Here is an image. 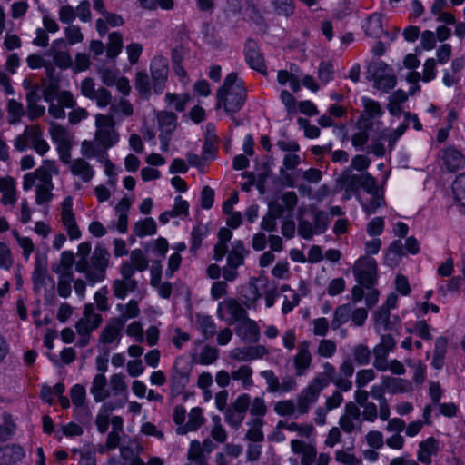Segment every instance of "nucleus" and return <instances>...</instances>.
Masks as SVG:
<instances>
[{
  "mask_svg": "<svg viewBox=\"0 0 465 465\" xmlns=\"http://www.w3.org/2000/svg\"><path fill=\"white\" fill-rule=\"evenodd\" d=\"M323 371L319 372L313 380H320L322 387L326 388L330 382H332L338 390L342 391H349L352 388V381L351 380L342 378L338 375L335 367L330 362H324L322 365Z\"/></svg>",
  "mask_w": 465,
  "mask_h": 465,
  "instance_id": "obj_11",
  "label": "nucleus"
},
{
  "mask_svg": "<svg viewBox=\"0 0 465 465\" xmlns=\"http://www.w3.org/2000/svg\"><path fill=\"white\" fill-rule=\"evenodd\" d=\"M136 288L137 282L128 280H115L112 287L114 295L122 300L126 297L128 292H134Z\"/></svg>",
  "mask_w": 465,
  "mask_h": 465,
  "instance_id": "obj_34",
  "label": "nucleus"
},
{
  "mask_svg": "<svg viewBox=\"0 0 465 465\" xmlns=\"http://www.w3.org/2000/svg\"><path fill=\"white\" fill-rule=\"evenodd\" d=\"M244 55L247 64L251 68L263 72L265 70V64L262 55L260 53L258 45L255 41L248 39L244 46Z\"/></svg>",
  "mask_w": 465,
  "mask_h": 465,
  "instance_id": "obj_20",
  "label": "nucleus"
},
{
  "mask_svg": "<svg viewBox=\"0 0 465 465\" xmlns=\"http://www.w3.org/2000/svg\"><path fill=\"white\" fill-rule=\"evenodd\" d=\"M337 351L336 342L332 340H321L317 347V354L323 358H331Z\"/></svg>",
  "mask_w": 465,
  "mask_h": 465,
  "instance_id": "obj_50",
  "label": "nucleus"
},
{
  "mask_svg": "<svg viewBox=\"0 0 465 465\" xmlns=\"http://www.w3.org/2000/svg\"><path fill=\"white\" fill-rule=\"evenodd\" d=\"M123 37L119 32H113L109 35L106 54L109 58H115L122 51Z\"/></svg>",
  "mask_w": 465,
  "mask_h": 465,
  "instance_id": "obj_39",
  "label": "nucleus"
},
{
  "mask_svg": "<svg viewBox=\"0 0 465 465\" xmlns=\"http://www.w3.org/2000/svg\"><path fill=\"white\" fill-rule=\"evenodd\" d=\"M116 309L120 312L121 314L114 319L121 320L124 326L129 319L136 318L140 314L138 302L135 300H130L126 304L119 303L117 304Z\"/></svg>",
  "mask_w": 465,
  "mask_h": 465,
  "instance_id": "obj_27",
  "label": "nucleus"
},
{
  "mask_svg": "<svg viewBox=\"0 0 465 465\" xmlns=\"http://www.w3.org/2000/svg\"><path fill=\"white\" fill-rule=\"evenodd\" d=\"M406 363L409 367H411L414 369L413 373V381L417 384H421L426 378V366L420 361H413L411 360H407Z\"/></svg>",
  "mask_w": 465,
  "mask_h": 465,
  "instance_id": "obj_55",
  "label": "nucleus"
},
{
  "mask_svg": "<svg viewBox=\"0 0 465 465\" xmlns=\"http://www.w3.org/2000/svg\"><path fill=\"white\" fill-rule=\"evenodd\" d=\"M151 74L154 92L161 94L164 89L168 76L167 60L163 56L153 57L151 61Z\"/></svg>",
  "mask_w": 465,
  "mask_h": 465,
  "instance_id": "obj_15",
  "label": "nucleus"
},
{
  "mask_svg": "<svg viewBox=\"0 0 465 465\" xmlns=\"http://www.w3.org/2000/svg\"><path fill=\"white\" fill-rule=\"evenodd\" d=\"M442 161L449 172H456L465 165V157L454 147L442 151Z\"/></svg>",
  "mask_w": 465,
  "mask_h": 465,
  "instance_id": "obj_22",
  "label": "nucleus"
},
{
  "mask_svg": "<svg viewBox=\"0 0 465 465\" xmlns=\"http://www.w3.org/2000/svg\"><path fill=\"white\" fill-rule=\"evenodd\" d=\"M121 320H115L112 318L108 321L105 327L101 332L100 342L104 344H110L114 341L119 343L121 339V332L124 329Z\"/></svg>",
  "mask_w": 465,
  "mask_h": 465,
  "instance_id": "obj_21",
  "label": "nucleus"
},
{
  "mask_svg": "<svg viewBox=\"0 0 465 465\" xmlns=\"http://www.w3.org/2000/svg\"><path fill=\"white\" fill-rule=\"evenodd\" d=\"M235 333L243 343L256 344L261 338V330L258 323L247 317L235 327Z\"/></svg>",
  "mask_w": 465,
  "mask_h": 465,
  "instance_id": "obj_17",
  "label": "nucleus"
},
{
  "mask_svg": "<svg viewBox=\"0 0 465 465\" xmlns=\"http://www.w3.org/2000/svg\"><path fill=\"white\" fill-rule=\"evenodd\" d=\"M81 153L88 158H102L106 154V150L98 143L84 140L81 143Z\"/></svg>",
  "mask_w": 465,
  "mask_h": 465,
  "instance_id": "obj_32",
  "label": "nucleus"
},
{
  "mask_svg": "<svg viewBox=\"0 0 465 465\" xmlns=\"http://www.w3.org/2000/svg\"><path fill=\"white\" fill-rule=\"evenodd\" d=\"M395 345V340L391 335L387 334L381 336V342L373 349V366L376 370L380 371H386L388 370L387 358L390 351L394 349Z\"/></svg>",
  "mask_w": 465,
  "mask_h": 465,
  "instance_id": "obj_13",
  "label": "nucleus"
},
{
  "mask_svg": "<svg viewBox=\"0 0 465 465\" xmlns=\"http://www.w3.org/2000/svg\"><path fill=\"white\" fill-rule=\"evenodd\" d=\"M14 146L19 152H25L28 148H32L42 156L50 149L44 138V131L39 124L25 126L23 134L15 139Z\"/></svg>",
  "mask_w": 465,
  "mask_h": 465,
  "instance_id": "obj_5",
  "label": "nucleus"
},
{
  "mask_svg": "<svg viewBox=\"0 0 465 465\" xmlns=\"http://www.w3.org/2000/svg\"><path fill=\"white\" fill-rule=\"evenodd\" d=\"M94 142L106 151L119 141V133L115 129V122L112 114H97L95 115Z\"/></svg>",
  "mask_w": 465,
  "mask_h": 465,
  "instance_id": "obj_6",
  "label": "nucleus"
},
{
  "mask_svg": "<svg viewBox=\"0 0 465 465\" xmlns=\"http://www.w3.org/2000/svg\"><path fill=\"white\" fill-rule=\"evenodd\" d=\"M110 253L103 246L94 248L90 261L78 260L75 270L84 273L89 284H95L105 279L106 270L109 265Z\"/></svg>",
  "mask_w": 465,
  "mask_h": 465,
  "instance_id": "obj_3",
  "label": "nucleus"
},
{
  "mask_svg": "<svg viewBox=\"0 0 465 465\" xmlns=\"http://www.w3.org/2000/svg\"><path fill=\"white\" fill-rule=\"evenodd\" d=\"M311 342L302 341L298 344L297 352L293 357L296 376H304L312 366V356L310 351Z\"/></svg>",
  "mask_w": 465,
  "mask_h": 465,
  "instance_id": "obj_16",
  "label": "nucleus"
},
{
  "mask_svg": "<svg viewBox=\"0 0 465 465\" xmlns=\"http://www.w3.org/2000/svg\"><path fill=\"white\" fill-rule=\"evenodd\" d=\"M160 130L159 139L162 151H167L173 131L177 126V115L174 113L161 111L156 116Z\"/></svg>",
  "mask_w": 465,
  "mask_h": 465,
  "instance_id": "obj_10",
  "label": "nucleus"
},
{
  "mask_svg": "<svg viewBox=\"0 0 465 465\" xmlns=\"http://www.w3.org/2000/svg\"><path fill=\"white\" fill-rule=\"evenodd\" d=\"M165 102L169 105H173V108L178 112H183L185 110V106L190 99L188 94H173V93H167L165 94Z\"/></svg>",
  "mask_w": 465,
  "mask_h": 465,
  "instance_id": "obj_43",
  "label": "nucleus"
},
{
  "mask_svg": "<svg viewBox=\"0 0 465 465\" xmlns=\"http://www.w3.org/2000/svg\"><path fill=\"white\" fill-rule=\"evenodd\" d=\"M90 393L96 402H101L110 396V389L107 386V379L104 374L98 373L94 376L90 388Z\"/></svg>",
  "mask_w": 465,
  "mask_h": 465,
  "instance_id": "obj_24",
  "label": "nucleus"
},
{
  "mask_svg": "<svg viewBox=\"0 0 465 465\" xmlns=\"http://www.w3.org/2000/svg\"><path fill=\"white\" fill-rule=\"evenodd\" d=\"M351 304H342L338 306L333 312L331 327L332 330H338L342 324L351 319Z\"/></svg>",
  "mask_w": 465,
  "mask_h": 465,
  "instance_id": "obj_31",
  "label": "nucleus"
},
{
  "mask_svg": "<svg viewBox=\"0 0 465 465\" xmlns=\"http://www.w3.org/2000/svg\"><path fill=\"white\" fill-rule=\"evenodd\" d=\"M134 232L138 237L153 235L156 232V223L153 218H145L134 224Z\"/></svg>",
  "mask_w": 465,
  "mask_h": 465,
  "instance_id": "obj_37",
  "label": "nucleus"
},
{
  "mask_svg": "<svg viewBox=\"0 0 465 465\" xmlns=\"http://www.w3.org/2000/svg\"><path fill=\"white\" fill-rule=\"evenodd\" d=\"M361 104L364 107V112L368 114L369 117L376 118L383 114V110L377 101L368 97H362Z\"/></svg>",
  "mask_w": 465,
  "mask_h": 465,
  "instance_id": "obj_49",
  "label": "nucleus"
},
{
  "mask_svg": "<svg viewBox=\"0 0 465 465\" xmlns=\"http://www.w3.org/2000/svg\"><path fill=\"white\" fill-rule=\"evenodd\" d=\"M269 353L263 345L234 348L230 352V357L238 361H251L263 358Z\"/></svg>",
  "mask_w": 465,
  "mask_h": 465,
  "instance_id": "obj_18",
  "label": "nucleus"
},
{
  "mask_svg": "<svg viewBox=\"0 0 465 465\" xmlns=\"http://www.w3.org/2000/svg\"><path fill=\"white\" fill-rule=\"evenodd\" d=\"M225 313L230 316V323L241 322L248 317L247 311L234 298H228L218 304L217 315L220 319H225Z\"/></svg>",
  "mask_w": 465,
  "mask_h": 465,
  "instance_id": "obj_12",
  "label": "nucleus"
},
{
  "mask_svg": "<svg viewBox=\"0 0 465 465\" xmlns=\"http://www.w3.org/2000/svg\"><path fill=\"white\" fill-rule=\"evenodd\" d=\"M376 181V178L368 172L357 174L351 169H345L337 179V184L344 191L343 197L349 200L352 195H358L361 189L367 193H374Z\"/></svg>",
  "mask_w": 465,
  "mask_h": 465,
  "instance_id": "obj_4",
  "label": "nucleus"
},
{
  "mask_svg": "<svg viewBox=\"0 0 465 465\" xmlns=\"http://www.w3.org/2000/svg\"><path fill=\"white\" fill-rule=\"evenodd\" d=\"M15 430V424L9 414H4V423L0 425V440L5 441L10 439Z\"/></svg>",
  "mask_w": 465,
  "mask_h": 465,
  "instance_id": "obj_54",
  "label": "nucleus"
},
{
  "mask_svg": "<svg viewBox=\"0 0 465 465\" xmlns=\"http://www.w3.org/2000/svg\"><path fill=\"white\" fill-rule=\"evenodd\" d=\"M197 322L205 339L212 338L216 332V324L211 316L197 314Z\"/></svg>",
  "mask_w": 465,
  "mask_h": 465,
  "instance_id": "obj_38",
  "label": "nucleus"
},
{
  "mask_svg": "<svg viewBox=\"0 0 465 465\" xmlns=\"http://www.w3.org/2000/svg\"><path fill=\"white\" fill-rule=\"evenodd\" d=\"M371 70L375 79V86L378 89L388 92L395 86L396 78L393 71L384 62L374 63L371 66Z\"/></svg>",
  "mask_w": 465,
  "mask_h": 465,
  "instance_id": "obj_14",
  "label": "nucleus"
},
{
  "mask_svg": "<svg viewBox=\"0 0 465 465\" xmlns=\"http://www.w3.org/2000/svg\"><path fill=\"white\" fill-rule=\"evenodd\" d=\"M113 409H103L95 419V424L100 433H105L111 422V411Z\"/></svg>",
  "mask_w": 465,
  "mask_h": 465,
  "instance_id": "obj_59",
  "label": "nucleus"
},
{
  "mask_svg": "<svg viewBox=\"0 0 465 465\" xmlns=\"http://www.w3.org/2000/svg\"><path fill=\"white\" fill-rule=\"evenodd\" d=\"M53 59L55 65L61 69H68L73 65L72 57L66 51H55Z\"/></svg>",
  "mask_w": 465,
  "mask_h": 465,
  "instance_id": "obj_64",
  "label": "nucleus"
},
{
  "mask_svg": "<svg viewBox=\"0 0 465 465\" xmlns=\"http://www.w3.org/2000/svg\"><path fill=\"white\" fill-rule=\"evenodd\" d=\"M64 35L70 45L83 42L84 35L78 25H70L64 29Z\"/></svg>",
  "mask_w": 465,
  "mask_h": 465,
  "instance_id": "obj_61",
  "label": "nucleus"
},
{
  "mask_svg": "<svg viewBox=\"0 0 465 465\" xmlns=\"http://www.w3.org/2000/svg\"><path fill=\"white\" fill-rule=\"evenodd\" d=\"M172 387L174 390H182L188 382V375L183 371L177 370V362L173 366V373L171 377Z\"/></svg>",
  "mask_w": 465,
  "mask_h": 465,
  "instance_id": "obj_56",
  "label": "nucleus"
},
{
  "mask_svg": "<svg viewBox=\"0 0 465 465\" xmlns=\"http://www.w3.org/2000/svg\"><path fill=\"white\" fill-rule=\"evenodd\" d=\"M381 381L386 391L391 393L407 392L412 388L409 381L401 378L382 376Z\"/></svg>",
  "mask_w": 465,
  "mask_h": 465,
  "instance_id": "obj_26",
  "label": "nucleus"
},
{
  "mask_svg": "<svg viewBox=\"0 0 465 465\" xmlns=\"http://www.w3.org/2000/svg\"><path fill=\"white\" fill-rule=\"evenodd\" d=\"M371 199L365 203H361L362 209L367 214H372L376 213L377 209L380 208L383 203V197L379 193L378 183L376 182L375 193H369Z\"/></svg>",
  "mask_w": 465,
  "mask_h": 465,
  "instance_id": "obj_47",
  "label": "nucleus"
},
{
  "mask_svg": "<svg viewBox=\"0 0 465 465\" xmlns=\"http://www.w3.org/2000/svg\"><path fill=\"white\" fill-rule=\"evenodd\" d=\"M252 369L247 365H242L238 370L231 372L232 379L235 381H241L243 388H249L252 385L253 381L252 379Z\"/></svg>",
  "mask_w": 465,
  "mask_h": 465,
  "instance_id": "obj_40",
  "label": "nucleus"
},
{
  "mask_svg": "<svg viewBox=\"0 0 465 465\" xmlns=\"http://www.w3.org/2000/svg\"><path fill=\"white\" fill-rule=\"evenodd\" d=\"M135 88L143 95H149L151 92L150 79L145 71H139L135 75Z\"/></svg>",
  "mask_w": 465,
  "mask_h": 465,
  "instance_id": "obj_51",
  "label": "nucleus"
},
{
  "mask_svg": "<svg viewBox=\"0 0 465 465\" xmlns=\"http://www.w3.org/2000/svg\"><path fill=\"white\" fill-rule=\"evenodd\" d=\"M13 235L16 240L19 247L23 250V256L28 260L35 250V244L31 238L21 236L16 231H13Z\"/></svg>",
  "mask_w": 465,
  "mask_h": 465,
  "instance_id": "obj_52",
  "label": "nucleus"
},
{
  "mask_svg": "<svg viewBox=\"0 0 465 465\" xmlns=\"http://www.w3.org/2000/svg\"><path fill=\"white\" fill-rule=\"evenodd\" d=\"M377 271L376 261L369 256L360 258L353 269L356 281L366 289H371L376 284Z\"/></svg>",
  "mask_w": 465,
  "mask_h": 465,
  "instance_id": "obj_7",
  "label": "nucleus"
},
{
  "mask_svg": "<svg viewBox=\"0 0 465 465\" xmlns=\"http://www.w3.org/2000/svg\"><path fill=\"white\" fill-rule=\"evenodd\" d=\"M272 5L278 15L288 17L294 12L292 0H272Z\"/></svg>",
  "mask_w": 465,
  "mask_h": 465,
  "instance_id": "obj_48",
  "label": "nucleus"
},
{
  "mask_svg": "<svg viewBox=\"0 0 465 465\" xmlns=\"http://www.w3.org/2000/svg\"><path fill=\"white\" fill-rule=\"evenodd\" d=\"M131 264L140 272H143L148 268V260L144 256L141 249L132 251L130 255Z\"/></svg>",
  "mask_w": 465,
  "mask_h": 465,
  "instance_id": "obj_53",
  "label": "nucleus"
},
{
  "mask_svg": "<svg viewBox=\"0 0 465 465\" xmlns=\"http://www.w3.org/2000/svg\"><path fill=\"white\" fill-rule=\"evenodd\" d=\"M14 264L12 252L8 245L5 242H0V269L10 270Z\"/></svg>",
  "mask_w": 465,
  "mask_h": 465,
  "instance_id": "obj_57",
  "label": "nucleus"
},
{
  "mask_svg": "<svg viewBox=\"0 0 465 465\" xmlns=\"http://www.w3.org/2000/svg\"><path fill=\"white\" fill-rule=\"evenodd\" d=\"M173 420L178 425L176 432L184 435L200 428L203 424L204 418L202 414V409H191L187 415L185 409H175Z\"/></svg>",
  "mask_w": 465,
  "mask_h": 465,
  "instance_id": "obj_9",
  "label": "nucleus"
},
{
  "mask_svg": "<svg viewBox=\"0 0 465 465\" xmlns=\"http://www.w3.org/2000/svg\"><path fill=\"white\" fill-rule=\"evenodd\" d=\"M452 191L456 199L465 205V173L456 177L452 184Z\"/></svg>",
  "mask_w": 465,
  "mask_h": 465,
  "instance_id": "obj_58",
  "label": "nucleus"
},
{
  "mask_svg": "<svg viewBox=\"0 0 465 465\" xmlns=\"http://www.w3.org/2000/svg\"><path fill=\"white\" fill-rule=\"evenodd\" d=\"M408 126H409V122L404 121L397 129H395L391 132L387 133V130H384L381 134V138L383 140H387L389 142L390 149L392 150L395 143L405 133Z\"/></svg>",
  "mask_w": 465,
  "mask_h": 465,
  "instance_id": "obj_45",
  "label": "nucleus"
},
{
  "mask_svg": "<svg viewBox=\"0 0 465 465\" xmlns=\"http://www.w3.org/2000/svg\"><path fill=\"white\" fill-rule=\"evenodd\" d=\"M324 389L320 380H312L311 382L305 387L298 398V407H309L316 403L322 391Z\"/></svg>",
  "mask_w": 465,
  "mask_h": 465,
  "instance_id": "obj_19",
  "label": "nucleus"
},
{
  "mask_svg": "<svg viewBox=\"0 0 465 465\" xmlns=\"http://www.w3.org/2000/svg\"><path fill=\"white\" fill-rule=\"evenodd\" d=\"M49 133L52 140L57 144V147L69 144L68 133L64 127L53 122L50 124Z\"/></svg>",
  "mask_w": 465,
  "mask_h": 465,
  "instance_id": "obj_36",
  "label": "nucleus"
},
{
  "mask_svg": "<svg viewBox=\"0 0 465 465\" xmlns=\"http://www.w3.org/2000/svg\"><path fill=\"white\" fill-rule=\"evenodd\" d=\"M82 322L91 331L97 329L103 322L102 315L95 312L94 305L93 303L85 304L83 312V318L80 319L76 323Z\"/></svg>",
  "mask_w": 465,
  "mask_h": 465,
  "instance_id": "obj_25",
  "label": "nucleus"
},
{
  "mask_svg": "<svg viewBox=\"0 0 465 465\" xmlns=\"http://www.w3.org/2000/svg\"><path fill=\"white\" fill-rule=\"evenodd\" d=\"M70 396L75 407L83 406L86 398L85 388L80 384L74 385L70 390Z\"/></svg>",
  "mask_w": 465,
  "mask_h": 465,
  "instance_id": "obj_63",
  "label": "nucleus"
},
{
  "mask_svg": "<svg viewBox=\"0 0 465 465\" xmlns=\"http://www.w3.org/2000/svg\"><path fill=\"white\" fill-rule=\"evenodd\" d=\"M246 98L247 91L243 81L232 72L225 77L223 85L217 91L216 107H223L227 114H235L242 108Z\"/></svg>",
  "mask_w": 465,
  "mask_h": 465,
  "instance_id": "obj_2",
  "label": "nucleus"
},
{
  "mask_svg": "<svg viewBox=\"0 0 465 465\" xmlns=\"http://www.w3.org/2000/svg\"><path fill=\"white\" fill-rule=\"evenodd\" d=\"M353 357L360 365H366L371 360V351L366 345L359 344L353 349Z\"/></svg>",
  "mask_w": 465,
  "mask_h": 465,
  "instance_id": "obj_60",
  "label": "nucleus"
},
{
  "mask_svg": "<svg viewBox=\"0 0 465 465\" xmlns=\"http://www.w3.org/2000/svg\"><path fill=\"white\" fill-rule=\"evenodd\" d=\"M365 34L373 38H379L383 34L382 18L379 14L369 16L364 25Z\"/></svg>",
  "mask_w": 465,
  "mask_h": 465,
  "instance_id": "obj_30",
  "label": "nucleus"
},
{
  "mask_svg": "<svg viewBox=\"0 0 465 465\" xmlns=\"http://www.w3.org/2000/svg\"><path fill=\"white\" fill-rule=\"evenodd\" d=\"M57 173L54 162L45 160L40 167L35 172L24 175L23 188L28 191L35 186V203L44 204L49 203L53 198L52 182L53 173Z\"/></svg>",
  "mask_w": 465,
  "mask_h": 465,
  "instance_id": "obj_1",
  "label": "nucleus"
},
{
  "mask_svg": "<svg viewBox=\"0 0 465 465\" xmlns=\"http://www.w3.org/2000/svg\"><path fill=\"white\" fill-rule=\"evenodd\" d=\"M311 213L313 222L312 225L316 234H322L325 232L330 223V218L328 214L323 211L315 208L311 209Z\"/></svg>",
  "mask_w": 465,
  "mask_h": 465,
  "instance_id": "obj_35",
  "label": "nucleus"
},
{
  "mask_svg": "<svg viewBox=\"0 0 465 465\" xmlns=\"http://www.w3.org/2000/svg\"><path fill=\"white\" fill-rule=\"evenodd\" d=\"M73 205L72 196H66L61 203L59 213V222L71 241L78 240L82 237V232L77 223Z\"/></svg>",
  "mask_w": 465,
  "mask_h": 465,
  "instance_id": "obj_8",
  "label": "nucleus"
},
{
  "mask_svg": "<svg viewBox=\"0 0 465 465\" xmlns=\"http://www.w3.org/2000/svg\"><path fill=\"white\" fill-rule=\"evenodd\" d=\"M298 233L303 239L310 240L314 234H316V232L313 228L312 223L300 216L298 217Z\"/></svg>",
  "mask_w": 465,
  "mask_h": 465,
  "instance_id": "obj_62",
  "label": "nucleus"
},
{
  "mask_svg": "<svg viewBox=\"0 0 465 465\" xmlns=\"http://www.w3.org/2000/svg\"><path fill=\"white\" fill-rule=\"evenodd\" d=\"M187 459L194 465H207V456L204 450L197 440H193L190 445Z\"/></svg>",
  "mask_w": 465,
  "mask_h": 465,
  "instance_id": "obj_33",
  "label": "nucleus"
},
{
  "mask_svg": "<svg viewBox=\"0 0 465 465\" xmlns=\"http://www.w3.org/2000/svg\"><path fill=\"white\" fill-rule=\"evenodd\" d=\"M69 169L74 176L79 177L84 183L90 182L94 175L93 167L84 158L74 159Z\"/></svg>",
  "mask_w": 465,
  "mask_h": 465,
  "instance_id": "obj_23",
  "label": "nucleus"
},
{
  "mask_svg": "<svg viewBox=\"0 0 465 465\" xmlns=\"http://www.w3.org/2000/svg\"><path fill=\"white\" fill-rule=\"evenodd\" d=\"M74 281L73 272H64L60 274L57 283V292L59 296L67 298L71 295L72 287L71 283Z\"/></svg>",
  "mask_w": 465,
  "mask_h": 465,
  "instance_id": "obj_42",
  "label": "nucleus"
},
{
  "mask_svg": "<svg viewBox=\"0 0 465 465\" xmlns=\"http://www.w3.org/2000/svg\"><path fill=\"white\" fill-rule=\"evenodd\" d=\"M74 262V254L72 251H64L61 253L60 262L53 271L58 274L72 272L70 269Z\"/></svg>",
  "mask_w": 465,
  "mask_h": 465,
  "instance_id": "obj_44",
  "label": "nucleus"
},
{
  "mask_svg": "<svg viewBox=\"0 0 465 465\" xmlns=\"http://www.w3.org/2000/svg\"><path fill=\"white\" fill-rule=\"evenodd\" d=\"M7 113L9 115V123L16 124L20 122L22 116L25 114L23 104L15 99H11L7 104Z\"/></svg>",
  "mask_w": 465,
  "mask_h": 465,
  "instance_id": "obj_46",
  "label": "nucleus"
},
{
  "mask_svg": "<svg viewBox=\"0 0 465 465\" xmlns=\"http://www.w3.org/2000/svg\"><path fill=\"white\" fill-rule=\"evenodd\" d=\"M418 460L427 465L431 463V455L438 451V442L434 438H429L426 441L420 443Z\"/></svg>",
  "mask_w": 465,
  "mask_h": 465,
  "instance_id": "obj_29",
  "label": "nucleus"
},
{
  "mask_svg": "<svg viewBox=\"0 0 465 465\" xmlns=\"http://www.w3.org/2000/svg\"><path fill=\"white\" fill-rule=\"evenodd\" d=\"M390 311L388 308L381 307L376 312L374 316L375 320V329L377 331H387L391 329V322L390 321Z\"/></svg>",
  "mask_w": 465,
  "mask_h": 465,
  "instance_id": "obj_41",
  "label": "nucleus"
},
{
  "mask_svg": "<svg viewBox=\"0 0 465 465\" xmlns=\"http://www.w3.org/2000/svg\"><path fill=\"white\" fill-rule=\"evenodd\" d=\"M360 409H346V412L340 419V425L345 432H351L357 425L361 424Z\"/></svg>",
  "mask_w": 465,
  "mask_h": 465,
  "instance_id": "obj_28",
  "label": "nucleus"
}]
</instances>
